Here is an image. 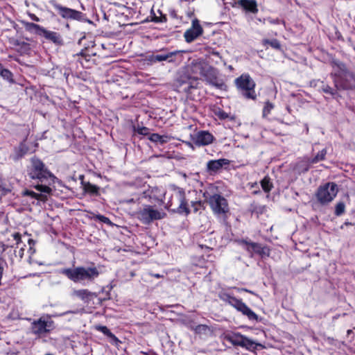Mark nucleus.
<instances>
[{
  "instance_id": "18",
  "label": "nucleus",
  "mask_w": 355,
  "mask_h": 355,
  "mask_svg": "<svg viewBox=\"0 0 355 355\" xmlns=\"http://www.w3.org/2000/svg\"><path fill=\"white\" fill-rule=\"evenodd\" d=\"M41 36L58 46L62 45L64 43L62 37L59 33L49 31L44 28L42 31Z\"/></svg>"
},
{
  "instance_id": "43",
  "label": "nucleus",
  "mask_w": 355,
  "mask_h": 355,
  "mask_svg": "<svg viewBox=\"0 0 355 355\" xmlns=\"http://www.w3.org/2000/svg\"><path fill=\"white\" fill-rule=\"evenodd\" d=\"M215 114L221 120H224L230 118V114L225 112L224 110L219 109L215 112Z\"/></svg>"
},
{
  "instance_id": "48",
  "label": "nucleus",
  "mask_w": 355,
  "mask_h": 355,
  "mask_svg": "<svg viewBox=\"0 0 355 355\" xmlns=\"http://www.w3.org/2000/svg\"><path fill=\"white\" fill-rule=\"evenodd\" d=\"M98 217L101 221L111 225V220L108 218L103 216H98Z\"/></svg>"
},
{
  "instance_id": "30",
  "label": "nucleus",
  "mask_w": 355,
  "mask_h": 355,
  "mask_svg": "<svg viewBox=\"0 0 355 355\" xmlns=\"http://www.w3.org/2000/svg\"><path fill=\"white\" fill-rule=\"evenodd\" d=\"M327 153V150L326 148H323L322 150L319 151L315 157L311 158L312 164H316L320 161L324 160Z\"/></svg>"
},
{
  "instance_id": "20",
  "label": "nucleus",
  "mask_w": 355,
  "mask_h": 355,
  "mask_svg": "<svg viewBox=\"0 0 355 355\" xmlns=\"http://www.w3.org/2000/svg\"><path fill=\"white\" fill-rule=\"evenodd\" d=\"M318 90L324 94H329L333 98H336L339 96L337 88L331 87L323 81L319 82Z\"/></svg>"
},
{
  "instance_id": "32",
  "label": "nucleus",
  "mask_w": 355,
  "mask_h": 355,
  "mask_svg": "<svg viewBox=\"0 0 355 355\" xmlns=\"http://www.w3.org/2000/svg\"><path fill=\"white\" fill-rule=\"evenodd\" d=\"M262 43L264 45L269 44L272 48L277 49V50H279L281 49V44L277 39H273L271 40H268V39H264V40H263Z\"/></svg>"
},
{
  "instance_id": "53",
  "label": "nucleus",
  "mask_w": 355,
  "mask_h": 355,
  "mask_svg": "<svg viewBox=\"0 0 355 355\" xmlns=\"http://www.w3.org/2000/svg\"><path fill=\"white\" fill-rule=\"evenodd\" d=\"M28 243H29V245H31V243H34L33 240L31 239H28Z\"/></svg>"
},
{
  "instance_id": "35",
  "label": "nucleus",
  "mask_w": 355,
  "mask_h": 355,
  "mask_svg": "<svg viewBox=\"0 0 355 355\" xmlns=\"http://www.w3.org/2000/svg\"><path fill=\"white\" fill-rule=\"evenodd\" d=\"M133 129H134L135 132H137L139 135H144V136L149 135V129L147 127H144V126L141 127V126L138 125L137 127L134 126Z\"/></svg>"
},
{
  "instance_id": "28",
  "label": "nucleus",
  "mask_w": 355,
  "mask_h": 355,
  "mask_svg": "<svg viewBox=\"0 0 355 355\" xmlns=\"http://www.w3.org/2000/svg\"><path fill=\"white\" fill-rule=\"evenodd\" d=\"M262 189L266 193H269L273 188V184L269 176H265L260 182Z\"/></svg>"
},
{
  "instance_id": "41",
  "label": "nucleus",
  "mask_w": 355,
  "mask_h": 355,
  "mask_svg": "<svg viewBox=\"0 0 355 355\" xmlns=\"http://www.w3.org/2000/svg\"><path fill=\"white\" fill-rule=\"evenodd\" d=\"M18 150H19L18 155L19 157H21L28 152V148L24 142H21L19 144Z\"/></svg>"
},
{
  "instance_id": "46",
  "label": "nucleus",
  "mask_w": 355,
  "mask_h": 355,
  "mask_svg": "<svg viewBox=\"0 0 355 355\" xmlns=\"http://www.w3.org/2000/svg\"><path fill=\"white\" fill-rule=\"evenodd\" d=\"M140 353L144 354V355H159L157 353H156L153 349H149V350H148L146 352L141 351Z\"/></svg>"
},
{
  "instance_id": "5",
  "label": "nucleus",
  "mask_w": 355,
  "mask_h": 355,
  "mask_svg": "<svg viewBox=\"0 0 355 355\" xmlns=\"http://www.w3.org/2000/svg\"><path fill=\"white\" fill-rule=\"evenodd\" d=\"M219 298L235 308L238 311L248 317L250 320H258V315L250 309L241 300L236 298L234 296L227 293H221L219 294Z\"/></svg>"
},
{
  "instance_id": "4",
  "label": "nucleus",
  "mask_w": 355,
  "mask_h": 355,
  "mask_svg": "<svg viewBox=\"0 0 355 355\" xmlns=\"http://www.w3.org/2000/svg\"><path fill=\"white\" fill-rule=\"evenodd\" d=\"M166 207L170 211L181 215L188 216L191 213L186 199L185 191L182 189H178L175 191L168 201Z\"/></svg>"
},
{
  "instance_id": "38",
  "label": "nucleus",
  "mask_w": 355,
  "mask_h": 355,
  "mask_svg": "<svg viewBox=\"0 0 355 355\" xmlns=\"http://www.w3.org/2000/svg\"><path fill=\"white\" fill-rule=\"evenodd\" d=\"M345 205L344 202H340L336 205L335 214L340 216L345 212Z\"/></svg>"
},
{
  "instance_id": "11",
  "label": "nucleus",
  "mask_w": 355,
  "mask_h": 355,
  "mask_svg": "<svg viewBox=\"0 0 355 355\" xmlns=\"http://www.w3.org/2000/svg\"><path fill=\"white\" fill-rule=\"evenodd\" d=\"M53 7L58 11V13L65 19L77 20L80 21H87L92 23L91 20L85 19V15L83 12L67 7H64L59 3H53Z\"/></svg>"
},
{
  "instance_id": "55",
  "label": "nucleus",
  "mask_w": 355,
  "mask_h": 355,
  "mask_svg": "<svg viewBox=\"0 0 355 355\" xmlns=\"http://www.w3.org/2000/svg\"><path fill=\"white\" fill-rule=\"evenodd\" d=\"M121 272H122V271H119V272H117V273H116V276H117L118 277H120V278H121V277H121Z\"/></svg>"
},
{
  "instance_id": "39",
  "label": "nucleus",
  "mask_w": 355,
  "mask_h": 355,
  "mask_svg": "<svg viewBox=\"0 0 355 355\" xmlns=\"http://www.w3.org/2000/svg\"><path fill=\"white\" fill-rule=\"evenodd\" d=\"M24 196H31L32 198H35L37 200L42 199V195L40 193H37L33 191L26 190L23 192Z\"/></svg>"
},
{
  "instance_id": "17",
  "label": "nucleus",
  "mask_w": 355,
  "mask_h": 355,
  "mask_svg": "<svg viewBox=\"0 0 355 355\" xmlns=\"http://www.w3.org/2000/svg\"><path fill=\"white\" fill-rule=\"evenodd\" d=\"M230 163V161L225 158L210 160L207 163V171L209 173H217L223 166H228Z\"/></svg>"
},
{
  "instance_id": "63",
  "label": "nucleus",
  "mask_w": 355,
  "mask_h": 355,
  "mask_svg": "<svg viewBox=\"0 0 355 355\" xmlns=\"http://www.w3.org/2000/svg\"><path fill=\"white\" fill-rule=\"evenodd\" d=\"M1 182H3V180L0 179V185L1 184Z\"/></svg>"
},
{
  "instance_id": "9",
  "label": "nucleus",
  "mask_w": 355,
  "mask_h": 355,
  "mask_svg": "<svg viewBox=\"0 0 355 355\" xmlns=\"http://www.w3.org/2000/svg\"><path fill=\"white\" fill-rule=\"evenodd\" d=\"M338 191V186L334 182H327L320 185L315 193L317 200L322 205L331 202L336 196Z\"/></svg>"
},
{
  "instance_id": "6",
  "label": "nucleus",
  "mask_w": 355,
  "mask_h": 355,
  "mask_svg": "<svg viewBox=\"0 0 355 355\" xmlns=\"http://www.w3.org/2000/svg\"><path fill=\"white\" fill-rule=\"evenodd\" d=\"M235 84L240 94L247 99L254 100L257 94L254 90L255 83L248 74H242L236 78Z\"/></svg>"
},
{
  "instance_id": "3",
  "label": "nucleus",
  "mask_w": 355,
  "mask_h": 355,
  "mask_svg": "<svg viewBox=\"0 0 355 355\" xmlns=\"http://www.w3.org/2000/svg\"><path fill=\"white\" fill-rule=\"evenodd\" d=\"M60 272L75 283L87 285L94 281L100 274L98 268L94 266H78L73 268H62Z\"/></svg>"
},
{
  "instance_id": "49",
  "label": "nucleus",
  "mask_w": 355,
  "mask_h": 355,
  "mask_svg": "<svg viewBox=\"0 0 355 355\" xmlns=\"http://www.w3.org/2000/svg\"><path fill=\"white\" fill-rule=\"evenodd\" d=\"M114 6H117L120 10L119 11L116 10V12L117 13H121V15H124V13H125L124 11L127 10L125 6H119V5H116V3H114Z\"/></svg>"
},
{
  "instance_id": "10",
  "label": "nucleus",
  "mask_w": 355,
  "mask_h": 355,
  "mask_svg": "<svg viewBox=\"0 0 355 355\" xmlns=\"http://www.w3.org/2000/svg\"><path fill=\"white\" fill-rule=\"evenodd\" d=\"M212 211L218 216H225L229 211L227 200L220 194H214L207 198Z\"/></svg>"
},
{
  "instance_id": "22",
  "label": "nucleus",
  "mask_w": 355,
  "mask_h": 355,
  "mask_svg": "<svg viewBox=\"0 0 355 355\" xmlns=\"http://www.w3.org/2000/svg\"><path fill=\"white\" fill-rule=\"evenodd\" d=\"M22 24L26 31L41 36L44 27L33 22L24 21H22Z\"/></svg>"
},
{
  "instance_id": "13",
  "label": "nucleus",
  "mask_w": 355,
  "mask_h": 355,
  "mask_svg": "<svg viewBox=\"0 0 355 355\" xmlns=\"http://www.w3.org/2000/svg\"><path fill=\"white\" fill-rule=\"evenodd\" d=\"M239 243L244 246L245 250L250 254L251 257H253V253L259 254L261 258L270 256V250L268 246H262L260 243L245 239H242Z\"/></svg>"
},
{
  "instance_id": "57",
  "label": "nucleus",
  "mask_w": 355,
  "mask_h": 355,
  "mask_svg": "<svg viewBox=\"0 0 355 355\" xmlns=\"http://www.w3.org/2000/svg\"><path fill=\"white\" fill-rule=\"evenodd\" d=\"M352 333V329H348L347 331V334L349 336V334H351Z\"/></svg>"
},
{
  "instance_id": "23",
  "label": "nucleus",
  "mask_w": 355,
  "mask_h": 355,
  "mask_svg": "<svg viewBox=\"0 0 355 355\" xmlns=\"http://www.w3.org/2000/svg\"><path fill=\"white\" fill-rule=\"evenodd\" d=\"M244 336H245L241 334L240 333H235L226 335L225 338L234 346L242 347Z\"/></svg>"
},
{
  "instance_id": "33",
  "label": "nucleus",
  "mask_w": 355,
  "mask_h": 355,
  "mask_svg": "<svg viewBox=\"0 0 355 355\" xmlns=\"http://www.w3.org/2000/svg\"><path fill=\"white\" fill-rule=\"evenodd\" d=\"M12 236H13L14 240L16 241V245H17L16 248H19L20 256L22 257L23 251H24V247L21 246V244L22 243L21 236V234L19 233L16 232V233L12 234Z\"/></svg>"
},
{
  "instance_id": "7",
  "label": "nucleus",
  "mask_w": 355,
  "mask_h": 355,
  "mask_svg": "<svg viewBox=\"0 0 355 355\" xmlns=\"http://www.w3.org/2000/svg\"><path fill=\"white\" fill-rule=\"evenodd\" d=\"M338 73H331L334 86L338 89H355V76L340 67Z\"/></svg>"
},
{
  "instance_id": "26",
  "label": "nucleus",
  "mask_w": 355,
  "mask_h": 355,
  "mask_svg": "<svg viewBox=\"0 0 355 355\" xmlns=\"http://www.w3.org/2000/svg\"><path fill=\"white\" fill-rule=\"evenodd\" d=\"M257 347H263V345L261 344L254 342V340L247 338L246 336H244L241 347L245 348L251 352H254L256 349H257Z\"/></svg>"
},
{
  "instance_id": "47",
  "label": "nucleus",
  "mask_w": 355,
  "mask_h": 355,
  "mask_svg": "<svg viewBox=\"0 0 355 355\" xmlns=\"http://www.w3.org/2000/svg\"><path fill=\"white\" fill-rule=\"evenodd\" d=\"M155 58H156V55H150L146 56V60L149 61L151 63H155V62H157Z\"/></svg>"
},
{
  "instance_id": "44",
  "label": "nucleus",
  "mask_w": 355,
  "mask_h": 355,
  "mask_svg": "<svg viewBox=\"0 0 355 355\" xmlns=\"http://www.w3.org/2000/svg\"><path fill=\"white\" fill-rule=\"evenodd\" d=\"M0 191H1L3 195H6L10 191V189L8 187L4 181L3 182H1V184L0 185Z\"/></svg>"
},
{
  "instance_id": "45",
  "label": "nucleus",
  "mask_w": 355,
  "mask_h": 355,
  "mask_svg": "<svg viewBox=\"0 0 355 355\" xmlns=\"http://www.w3.org/2000/svg\"><path fill=\"white\" fill-rule=\"evenodd\" d=\"M248 184L251 189H253V188L257 189V190H255L253 191V194H258L260 193V190L259 189L258 183L257 182L249 183Z\"/></svg>"
},
{
  "instance_id": "34",
  "label": "nucleus",
  "mask_w": 355,
  "mask_h": 355,
  "mask_svg": "<svg viewBox=\"0 0 355 355\" xmlns=\"http://www.w3.org/2000/svg\"><path fill=\"white\" fill-rule=\"evenodd\" d=\"M205 202L199 200V201H193L191 202V207L193 208V211L194 213H197L201 209H205Z\"/></svg>"
},
{
  "instance_id": "25",
  "label": "nucleus",
  "mask_w": 355,
  "mask_h": 355,
  "mask_svg": "<svg viewBox=\"0 0 355 355\" xmlns=\"http://www.w3.org/2000/svg\"><path fill=\"white\" fill-rule=\"evenodd\" d=\"M181 51H171V52H169V53H167L166 54H160V55H156V58H155V60H157V62H162V61H168V62H175V56L180 53Z\"/></svg>"
},
{
  "instance_id": "15",
  "label": "nucleus",
  "mask_w": 355,
  "mask_h": 355,
  "mask_svg": "<svg viewBox=\"0 0 355 355\" xmlns=\"http://www.w3.org/2000/svg\"><path fill=\"white\" fill-rule=\"evenodd\" d=\"M203 33V29L200 24V21L197 19H194L192 21V25L190 28L187 30L184 33L185 41L188 43H191L197 39Z\"/></svg>"
},
{
  "instance_id": "31",
  "label": "nucleus",
  "mask_w": 355,
  "mask_h": 355,
  "mask_svg": "<svg viewBox=\"0 0 355 355\" xmlns=\"http://www.w3.org/2000/svg\"><path fill=\"white\" fill-rule=\"evenodd\" d=\"M197 334H206L209 330V327L206 324H198L191 328Z\"/></svg>"
},
{
  "instance_id": "16",
  "label": "nucleus",
  "mask_w": 355,
  "mask_h": 355,
  "mask_svg": "<svg viewBox=\"0 0 355 355\" xmlns=\"http://www.w3.org/2000/svg\"><path fill=\"white\" fill-rule=\"evenodd\" d=\"M215 141L214 136L207 130L197 132L193 137V141L197 146H205L211 144Z\"/></svg>"
},
{
  "instance_id": "52",
  "label": "nucleus",
  "mask_w": 355,
  "mask_h": 355,
  "mask_svg": "<svg viewBox=\"0 0 355 355\" xmlns=\"http://www.w3.org/2000/svg\"><path fill=\"white\" fill-rule=\"evenodd\" d=\"M135 275V273L133 272H130L129 273V277L128 278H125L124 280H129L130 279V278H132L133 276Z\"/></svg>"
},
{
  "instance_id": "14",
  "label": "nucleus",
  "mask_w": 355,
  "mask_h": 355,
  "mask_svg": "<svg viewBox=\"0 0 355 355\" xmlns=\"http://www.w3.org/2000/svg\"><path fill=\"white\" fill-rule=\"evenodd\" d=\"M204 78L209 85L217 89L225 90L227 88L225 81L218 76V71L211 66H210Z\"/></svg>"
},
{
  "instance_id": "54",
  "label": "nucleus",
  "mask_w": 355,
  "mask_h": 355,
  "mask_svg": "<svg viewBox=\"0 0 355 355\" xmlns=\"http://www.w3.org/2000/svg\"><path fill=\"white\" fill-rule=\"evenodd\" d=\"M127 202L130 203L135 202L134 198H130L126 200Z\"/></svg>"
},
{
  "instance_id": "27",
  "label": "nucleus",
  "mask_w": 355,
  "mask_h": 355,
  "mask_svg": "<svg viewBox=\"0 0 355 355\" xmlns=\"http://www.w3.org/2000/svg\"><path fill=\"white\" fill-rule=\"evenodd\" d=\"M152 142L164 144L169 141L172 137L168 135H160L157 133L151 134L148 138Z\"/></svg>"
},
{
  "instance_id": "12",
  "label": "nucleus",
  "mask_w": 355,
  "mask_h": 355,
  "mask_svg": "<svg viewBox=\"0 0 355 355\" xmlns=\"http://www.w3.org/2000/svg\"><path fill=\"white\" fill-rule=\"evenodd\" d=\"M166 214L154 209L151 205H146L143 209L138 212V218L144 224H150L153 220L164 218Z\"/></svg>"
},
{
  "instance_id": "59",
  "label": "nucleus",
  "mask_w": 355,
  "mask_h": 355,
  "mask_svg": "<svg viewBox=\"0 0 355 355\" xmlns=\"http://www.w3.org/2000/svg\"><path fill=\"white\" fill-rule=\"evenodd\" d=\"M103 16H104V18L107 20H108L107 17V15L105 13H103Z\"/></svg>"
},
{
  "instance_id": "21",
  "label": "nucleus",
  "mask_w": 355,
  "mask_h": 355,
  "mask_svg": "<svg viewBox=\"0 0 355 355\" xmlns=\"http://www.w3.org/2000/svg\"><path fill=\"white\" fill-rule=\"evenodd\" d=\"M311 164H313L311 158L308 157H304L297 162L295 168L298 171L299 173H304L309 170Z\"/></svg>"
},
{
  "instance_id": "19",
  "label": "nucleus",
  "mask_w": 355,
  "mask_h": 355,
  "mask_svg": "<svg viewBox=\"0 0 355 355\" xmlns=\"http://www.w3.org/2000/svg\"><path fill=\"white\" fill-rule=\"evenodd\" d=\"M237 4L246 12L253 14L258 12L257 3L255 0H239Z\"/></svg>"
},
{
  "instance_id": "37",
  "label": "nucleus",
  "mask_w": 355,
  "mask_h": 355,
  "mask_svg": "<svg viewBox=\"0 0 355 355\" xmlns=\"http://www.w3.org/2000/svg\"><path fill=\"white\" fill-rule=\"evenodd\" d=\"M273 108L274 105L272 103L269 101L266 102L263 109V116L266 117Z\"/></svg>"
},
{
  "instance_id": "58",
  "label": "nucleus",
  "mask_w": 355,
  "mask_h": 355,
  "mask_svg": "<svg viewBox=\"0 0 355 355\" xmlns=\"http://www.w3.org/2000/svg\"><path fill=\"white\" fill-rule=\"evenodd\" d=\"M68 313H77V311H67V312H65L64 314H67Z\"/></svg>"
},
{
  "instance_id": "60",
  "label": "nucleus",
  "mask_w": 355,
  "mask_h": 355,
  "mask_svg": "<svg viewBox=\"0 0 355 355\" xmlns=\"http://www.w3.org/2000/svg\"><path fill=\"white\" fill-rule=\"evenodd\" d=\"M339 316H340L339 315H335V316H334V319H337V318H338Z\"/></svg>"
},
{
  "instance_id": "56",
  "label": "nucleus",
  "mask_w": 355,
  "mask_h": 355,
  "mask_svg": "<svg viewBox=\"0 0 355 355\" xmlns=\"http://www.w3.org/2000/svg\"><path fill=\"white\" fill-rule=\"evenodd\" d=\"M153 276H154L155 277H156V278H159V277H162V275H160L159 274H155V275H153Z\"/></svg>"
},
{
  "instance_id": "2",
  "label": "nucleus",
  "mask_w": 355,
  "mask_h": 355,
  "mask_svg": "<svg viewBox=\"0 0 355 355\" xmlns=\"http://www.w3.org/2000/svg\"><path fill=\"white\" fill-rule=\"evenodd\" d=\"M211 65L202 60H194L188 66V70L193 76H200L205 77ZM198 77L180 76L178 80L180 87H182V92L189 94L191 89L198 87Z\"/></svg>"
},
{
  "instance_id": "40",
  "label": "nucleus",
  "mask_w": 355,
  "mask_h": 355,
  "mask_svg": "<svg viewBox=\"0 0 355 355\" xmlns=\"http://www.w3.org/2000/svg\"><path fill=\"white\" fill-rule=\"evenodd\" d=\"M85 190L87 192L91 193L92 194L97 193H98V187L95 185H93L90 183H87L85 186Z\"/></svg>"
},
{
  "instance_id": "42",
  "label": "nucleus",
  "mask_w": 355,
  "mask_h": 355,
  "mask_svg": "<svg viewBox=\"0 0 355 355\" xmlns=\"http://www.w3.org/2000/svg\"><path fill=\"white\" fill-rule=\"evenodd\" d=\"M112 345H114L118 349H121L122 351L125 349V346H122L123 343L114 334H112Z\"/></svg>"
},
{
  "instance_id": "51",
  "label": "nucleus",
  "mask_w": 355,
  "mask_h": 355,
  "mask_svg": "<svg viewBox=\"0 0 355 355\" xmlns=\"http://www.w3.org/2000/svg\"><path fill=\"white\" fill-rule=\"evenodd\" d=\"M30 17L32 20L35 21H40L39 17H37L35 14H30Z\"/></svg>"
},
{
  "instance_id": "36",
  "label": "nucleus",
  "mask_w": 355,
  "mask_h": 355,
  "mask_svg": "<svg viewBox=\"0 0 355 355\" xmlns=\"http://www.w3.org/2000/svg\"><path fill=\"white\" fill-rule=\"evenodd\" d=\"M0 76L5 80L12 82V73L7 69L3 68L0 73Z\"/></svg>"
},
{
  "instance_id": "62",
  "label": "nucleus",
  "mask_w": 355,
  "mask_h": 355,
  "mask_svg": "<svg viewBox=\"0 0 355 355\" xmlns=\"http://www.w3.org/2000/svg\"><path fill=\"white\" fill-rule=\"evenodd\" d=\"M214 55H219V53L218 52H215L214 53Z\"/></svg>"
},
{
  "instance_id": "64",
  "label": "nucleus",
  "mask_w": 355,
  "mask_h": 355,
  "mask_svg": "<svg viewBox=\"0 0 355 355\" xmlns=\"http://www.w3.org/2000/svg\"><path fill=\"white\" fill-rule=\"evenodd\" d=\"M188 145L190 146H192V144L190 142L188 143Z\"/></svg>"
},
{
  "instance_id": "8",
  "label": "nucleus",
  "mask_w": 355,
  "mask_h": 355,
  "mask_svg": "<svg viewBox=\"0 0 355 355\" xmlns=\"http://www.w3.org/2000/svg\"><path fill=\"white\" fill-rule=\"evenodd\" d=\"M54 328V322L49 315H42L37 320H33L31 324L32 334L37 337L46 336Z\"/></svg>"
},
{
  "instance_id": "50",
  "label": "nucleus",
  "mask_w": 355,
  "mask_h": 355,
  "mask_svg": "<svg viewBox=\"0 0 355 355\" xmlns=\"http://www.w3.org/2000/svg\"><path fill=\"white\" fill-rule=\"evenodd\" d=\"M101 329L103 333L107 334V336H111V333L110 332V330L106 327H102Z\"/></svg>"
},
{
  "instance_id": "1",
  "label": "nucleus",
  "mask_w": 355,
  "mask_h": 355,
  "mask_svg": "<svg viewBox=\"0 0 355 355\" xmlns=\"http://www.w3.org/2000/svg\"><path fill=\"white\" fill-rule=\"evenodd\" d=\"M31 162V165L28 169L29 177L41 182V184L35 185L34 187L42 193L50 194L52 191L50 185L53 184L57 178L40 159L33 157Z\"/></svg>"
},
{
  "instance_id": "24",
  "label": "nucleus",
  "mask_w": 355,
  "mask_h": 355,
  "mask_svg": "<svg viewBox=\"0 0 355 355\" xmlns=\"http://www.w3.org/2000/svg\"><path fill=\"white\" fill-rule=\"evenodd\" d=\"M71 295L73 296L79 297L85 302L89 300L92 297H96L95 293H92L87 289L73 290Z\"/></svg>"
},
{
  "instance_id": "29",
  "label": "nucleus",
  "mask_w": 355,
  "mask_h": 355,
  "mask_svg": "<svg viewBox=\"0 0 355 355\" xmlns=\"http://www.w3.org/2000/svg\"><path fill=\"white\" fill-rule=\"evenodd\" d=\"M12 44L16 47H19L18 51L21 53H26L30 49L29 44L18 40H14Z\"/></svg>"
},
{
  "instance_id": "61",
  "label": "nucleus",
  "mask_w": 355,
  "mask_h": 355,
  "mask_svg": "<svg viewBox=\"0 0 355 355\" xmlns=\"http://www.w3.org/2000/svg\"><path fill=\"white\" fill-rule=\"evenodd\" d=\"M345 225H351V223H348V222H345Z\"/></svg>"
}]
</instances>
